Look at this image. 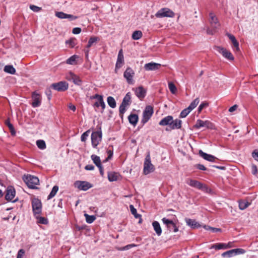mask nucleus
I'll use <instances>...</instances> for the list:
<instances>
[{"instance_id":"obj_1","label":"nucleus","mask_w":258,"mask_h":258,"mask_svg":"<svg viewBox=\"0 0 258 258\" xmlns=\"http://www.w3.org/2000/svg\"><path fill=\"white\" fill-rule=\"evenodd\" d=\"M97 131L93 132L91 134V143L93 148H95L101 141L102 134L101 131V126L99 124L97 126Z\"/></svg>"},{"instance_id":"obj_2","label":"nucleus","mask_w":258,"mask_h":258,"mask_svg":"<svg viewBox=\"0 0 258 258\" xmlns=\"http://www.w3.org/2000/svg\"><path fill=\"white\" fill-rule=\"evenodd\" d=\"M186 183L189 186L197 188L199 189L202 190L205 192H208L210 189L205 184L202 183L190 178H188L186 180Z\"/></svg>"},{"instance_id":"obj_3","label":"nucleus","mask_w":258,"mask_h":258,"mask_svg":"<svg viewBox=\"0 0 258 258\" xmlns=\"http://www.w3.org/2000/svg\"><path fill=\"white\" fill-rule=\"evenodd\" d=\"M23 180L27 186L31 188H36V186L39 183V180L38 177L31 175L25 176Z\"/></svg>"},{"instance_id":"obj_4","label":"nucleus","mask_w":258,"mask_h":258,"mask_svg":"<svg viewBox=\"0 0 258 258\" xmlns=\"http://www.w3.org/2000/svg\"><path fill=\"white\" fill-rule=\"evenodd\" d=\"M154 112L153 107L150 105L147 106L143 112V118L141 122L144 124L147 123L152 117Z\"/></svg>"},{"instance_id":"obj_5","label":"nucleus","mask_w":258,"mask_h":258,"mask_svg":"<svg viewBox=\"0 0 258 258\" xmlns=\"http://www.w3.org/2000/svg\"><path fill=\"white\" fill-rule=\"evenodd\" d=\"M174 16V13L167 8H164L159 10L155 14V16L157 18H173Z\"/></svg>"},{"instance_id":"obj_6","label":"nucleus","mask_w":258,"mask_h":258,"mask_svg":"<svg viewBox=\"0 0 258 258\" xmlns=\"http://www.w3.org/2000/svg\"><path fill=\"white\" fill-rule=\"evenodd\" d=\"M154 166L151 163L150 155L146 156L144 163V173L147 175L154 171Z\"/></svg>"},{"instance_id":"obj_7","label":"nucleus","mask_w":258,"mask_h":258,"mask_svg":"<svg viewBox=\"0 0 258 258\" xmlns=\"http://www.w3.org/2000/svg\"><path fill=\"white\" fill-rule=\"evenodd\" d=\"M32 207L34 215H39L42 211V203L37 198H33L31 201Z\"/></svg>"},{"instance_id":"obj_8","label":"nucleus","mask_w":258,"mask_h":258,"mask_svg":"<svg viewBox=\"0 0 258 258\" xmlns=\"http://www.w3.org/2000/svg\"><path fill=\"white\" fill-rule=\"evenodd\" d=\"M135 74V71L130 67H127L125 70L123 77L128 84L133 85L135 83L134 80Z\"/></svg>"},{"instance_id":"obj_9","label":"nucleus","mask_w":258,"mask_h":258,"mask_svg":"<svg viewBox=\"0 0 258 258\" xmlns=\"http://www.w3.org/2000/svg\"><path fill=\"white\" fill-rule=\"evenodd\" d=\"M213 127V125L211 121L209 120H202L201 119H198L196 124L193 126L194 128L197 130H199L202 127L212 128Z\"/></svg>"},{"instance_id":"obj_10","label":"nucleus","mask_w":258,"mask_h":258,"mask_svg":"<svg viewBox=\"0 0 258 258\" xmlns=\"http://www.w3.org/2000/svg\"><path fill=\"white\" fill-rule=\"evenodd\" d=\"M90 99H97V101L94 104L93 106L94 107H101L102 110H104L105 108V104L103 101V96L98 94H96L94 95L91 96Z\"/></svg>"},{"instance_id":"obj_11","label":"nucleus","mask_w":258,"mask_h":258,"mask_svg":"<svg viewBox=\"0 0 258 258\" xmlns=\"http://www.w3.org/2000/svg\"><path fill=\"white\" fill-rule=\"evenodd\" d=\"M15 195L16 191L14 187L12 186H9L6 190L5 199L8 201L15 202L18 200L17 199L13 200Z\"/></svg>"},{"instance_id":"obj_12","label":"nucleus","mask_w":258,"mask_h":258,"mask_svg":"<svg viewBox=\"0 0 258 258\" xmlns=\"http://www.w3.org/2000/svg\"><path fill=\"white\" fill-rule=\"evenodd\" d=\"M74 186L79 190L86 191L92 187V185L86 181L78 180L75 182Z\"/></svg>"},{"instance_id":"obj_13","label":"nucleus","mask_w":258,"mask_h":258,"mask_svg":"<svg viewBox=\"0 0 258 258\" xmlns=\"http://www.w3.org/2000/svg\"><path fill=\"white\" fill-rule=\"evenodd\" d=\"M215 49L216 51L221 53L223 56L226 59L229 60H233L234 59V57L232 53L225 48L220 46H216Z\"/></svg>"},{"instance_id":"obj_14","label":"nucleus","mask_w":258,"mask_h":258,"mask_svg":"<svg viewBox=\"0 0 258 258\" xmlns=\"http://www.w3.org/2000/svg\"><path fill=\"white\" fill-rule=\"evenodd\" d=\"M66 79L69 81H72L75 84L77 85L80 86L82 84V81L79 77L72 72H69L66 75Z\"/></svg>"},{"instance_id":"obj_15","label":"nucleus","mask_w":258,"mask_h":258,"mask_svg":"<svg viewBox=\"0 0 258 258\" xmlns=\"http://www.w3.org/2000/svg\"><path fill=\"white\" fill-rule=\"evenodd\" d=\"M51 87L58 91H64L68 89V84L66 82L61 81L57 83H53Z\"/></svg>"},{"instance_id":"obj_16","label":"nucleus","mask_w":258,"mask_h":258,"mask_svg":"<svg viewBox=\"0 0 258 258\" xmlns=\"http://www.w3.org/2000/svg\"><path fill=\"white\" fill-rule=\"evenodd\" d=\"M162 221L163 223L166 225L167 227L170 231L176 232L178 231V228L172 220H169L166 218H162Z\"/></svg>"},{"instance_id":"obj_17","label":"nucleus","mask_w":258,"mask_h":258,"mask_svg":"<svg viewBox=\"0 0 258 258\" xmlns=\"http://www.w3.org/2000/svg\"><path fill=\"white\" fill-rule=\"evenodd\" d=\"M124 63V60L122 50L120 49L118 52L117 58L115 64V72H117V71L123 66Z\"/></svg>"},{"instance_id":"obj_18","label":"nucleus","mask_w":258,"mask_h":258,"mask_svg":"<svg viewBox=\"0 0 258 258\" xmlns=\"http://www.w3.org/2000/svg\"><path fill=\"white\" fill-rule=\"evenodd\" d=\"M32 105L33 107H37L40 105L41 102V97L40 95L36 91L34 92L32 95Z\"/></svg>"},{"instance_id":"obj_19","label":"nucleus","mask_w":258,"mask_h":258,"mask_svg":"<svg viewBox=\"0 0 258 258\" xmlns=\"http://www.w3.org/2000/svg\"><path fill=\"white\" fill-rule=\"evenodd\" d=\"M136 95L140 99H143L146 96V90L142 87L140 86L134 89Z\"/></svg>"},{"instance_id":"obj_20","label":"nucleus","mask_w":258,"mask_h":258,"mask_svg":"<svg viewBox=\"0 0 258 258\" xmlns=\"http://www.w3.org/2000/svg\"><path fill=\"white\" fill-rule=\"evenodd\" d=\"M161 66L160 63L151 62L146 63L144 66V69L148 71H155L159 69Z\"/></svg>"},{"instance_id":"obj_21","label":"nucleus","mask_w":258,"mask_h":258,"mask_svg":"<svg viewBox=\"0 0 258 258\" xmlns=\"http://www.w3.org/2000/svg\"><path fill=\"white\" fill-rule=\"evenodd\" d=\"M185 221L187 225L189 226L191 228L195 229L201 227V225L195 220L186 218Z\"/></svg>"},{"instance_id":"obj_22","label":"nucleus","mask_w":258,"mask_h":258,"mask_svg":"<svg viewBox=\"0 0 258 258\" xmlns=\"http://www.w3.org/2000/svg\"><path fill=\"white\" fill-rule=\"evenodd\" d=\"M210 23L211 26L214 28H217L219 26V23L216 16L213 13H210L209 14Z\"/></svg>"},{"instance_id":"obj_23","label":"nucleus","mask_w":258,"mask_h":258,"mask_svg":"<svg viewBox=\"0 0 258 258\" xmlns=\"http://www.w3.org/2000/svg\"><path fill=\"white\" fill-rule=\"evenodd\" d=\"M182 121L179 119H172L171 124L170 125V130H177L181 127Z\"/></svg>"},{"instance_id":"obj_24","label":"nucleus","mask_w":258,"mask_h":258,"mask_svg":"<svg viewBox=\"0 0 258 258\" xmlns=\"http://www.w3.org/2000/svg\"><path fill=\"white\" fill-rule=\"evenodd\" d=\"M172 118L173 117L171 115L167 116L160 121L159 124L161 126L169 125L170 127Z\"/></svg>"},{"instance_id":"obj_25","label":"nucleus","mask_w":258,"mask_h":258,"mask_svg":"<svg viewBox=\"0 0 258 258\" xmlns=\"http://www.w3.org/2000/svg\"><path fill=\"white\" fill-rule=\"evenodd\" d=\"M199 155L205 160L210 162H214L216 158L210 154H208L202 150L199 151Z\"/></svg>"},{"instance_id":"obj_26","label":"nucleus","mask_w":258,"mask_h":258,"mask_svg":"<svg viewBox=\"0 0 258 258\" xmlns=\"http://www.w3.org/2000/svg\"><path fill=\"white\" fill-rule=\"evenodd\" d=\"M120 174L115 172L111 171L108 173V179L109 181H117L120 178Z\"/></svg>"},{"instance_id":"obj_27","label":"nucleus","mask_w":258,"mask_h":258,"mask_svg":"<svg viewBox=\"0 0 258 258\" xmlns=\"http://www.w3.org/2000/svg\"><path fill=\"white\" fill-rule=\"evenodd\" d=\"M152 225L153 226L154 230L156 232L157 235L160 236L162 233V229L159 223L157 221H154L152 223Z\"/></svg>"},{"instance_id":"obj_28","label":"nucleus","mask_w":258,"mask_h":258,"mask_svg":"<svg viewBox=\"0 0 258 258\" xmlns=\"http://www.w3.org/2000/svg\"><path fill=\"white\" fill-rule=\"evenodd\" d=\"M128 119L130 123L135 126L138 121V116L136 114H131L128 116Z\"/></svg>"},{"instance_id":"obj_29","label":"nucleus","mask_w":258,"mask_h":258,"mask_svg":"<svg viewBox=\"0 0 258 258\" xmlns=\"http://www.w3.org/2000/svg\"><path fill=\"white\" fill-rule=\"evenodd\" d=\"M4 71L10 74H15L16 73V70L12 65L6 66L4 68Z\"/></svg>"},{"instance_id":"obj_30","label":"nucleus","mask_w":258,"mask_h":258,"mask_svg":"<svg viewBox=\"0 0 258 258\" xmlns=\"http://www.w3.org/2000/svg\"><path fill=\"white\" fill-rule=\"evenodd\" d=\"M227 245L225 243H219L216 244H214L212 245L211 247V249L215 248L216 249H227Z\"/></svg>"},{"instance_id":"obj_31","label":"nucleus","mask_w":258,"mask_h":258,"mask_svg":"<svg viewBox=\"0 0 258 258\" xmlns=\"http://www.w3.org/2000/svg\"><path fill=\"white\" fill-rule=\"evenodd\" d=\"M143 34L141 31L137 30L133 32L132 34V39L135 40L140 39L142 37Z\"/></svg>"},{"instance_id":"obj_32","label":"nucleus","mask_w":258,"mask_h":258,"mask_svg":"<svg viewBox=\"0 0 258 258\" xmlns=\"http://www.w3.org/2000/svg\"><path fill=\"white\" fill-rule=\"evenodd\" d=\"M107 101L108 103V105L112 108H114L116 107V101L113 97L111 96H109L107 97Z\"/></svg>"},{"instance_id":"obj_33","label":"nucleus","mask_w":258,"mask_h":258,"mask_svg":"<svg viewBox=\"0 0 258 258\" xmlns=\"http://www.w3.org/2000/svg\"><path fill=\"white\" fill-rule=\"evenodd\" d=\"M98 40L99 38L98 37L95 36L91 37L88 41V43L86 46V47L87 48H90L93 45V44L96 43Z\"/></svg>"},{"instance_id":"obj_34","label":"nucleus","mask_w":258,"mask_h":258,"mask_svg":"<svg viewBox=\"0 0 258 258\" xmlns=\"http://www.w3.org/2000/svg\"><path fill=\"white\" fill-rule=\"evenodd\" d=\"M131 99V93L128 92L126 93V94L123 98V101L121 103L124 104V105L127 106L130 103Z\"/></svg>"},{"instance_id":"obj_35","label":"nucleus","mask_w":258,"mask_h":258,"mask_svg":"<svg viewBox=\"0 0 258 258\" xmlns=\"http://www.w3.org/2000/svg\"><path fill=\"white\" fill-rule=\"evenodd\" d=\"M58 190V186L57 185H55L53 187L50 193L48 195L47 197V200H50L53 197H54L56 194Z\"/></svg>"},{"instance_id":"obj_36","label":"nucleus","mask_w":258,"mask_h":258,"mask_svg":"<svg viewBox=\"0 0 258 258\" xmlns=\"http://www.w3.org/2000/svg\"><path fill=\"white\" fill-rule=\"evenodd\" d=\"M91 159L93 163L97 166H99L101 165L100 157L96 155H92L91 156Z\"/></svg>"},{"instance_id":"obj_37","label":"nucleus","mask_w":258,"mask_h":258,"mask_svg":"<svg viewBox=\"0 0 258 258\" xmlns=\"http://www.w3.org/2000/svg\"><path fill=\"white\" fill-rule=\"evenodd\" d=\"M37 219V222L42 224H47L48 223L47 218L43 217H40L39 215H34Z\"/></svg>"},{"instance_id":"obj_38","label":"nucleus","mask_w":258,"mask_h":258,"mask_svg":"<svg viewBox=\"0 0 258 258\" xmlns=\"http://www.w3.org/2000/svg\"><path fill=\"white\" fill-rule=\"evenodd\" d=\"M200 102L199 98H196L187 107L191 111L196 107Z\"/></svg>"},{"instance_id":"obj_39","label":"nucleus","mask_w":258,"mask_h":258,"mask_svg":"<svg viewBox=\"0 0 258 258\" xmlns=\"http://www.w3.org/2000/svg\"><path fill=\"white\" fill-rule=\"evenodd\" d=\"M130 208L132 214L136 218H141V215L137 213L136 209L134 207L133 205H130Z\"/></svg>"},{"instance_id":"obj_40","label":"nucleus","mask_w":258,"mask_h":258,"mask_svg":"<svg viewBox=\"0 0 258 258\" xmlns=\"http://www.w3.org/2000/svg\"><path fill=\"white\" fill-rule=\"evenodd\" d=\"M36 145L38 148L41 150H44L46 148V144L44 141L39 140L36 141Z\"/></svg>"},{"instance_id":"obj_41","label":"nucleus","mask_w":258,"mask_h":258,"mask_svg":"<svg viewBox=\"0 0 258 258\" xmlns=\"http://www.w3.org/2000/svg\"><path fill=\"white\" fill-rule=\"evenodd\" d=\"M249 204V203L247 201H240L239 203V209L241 210H243L245 209L247 207H248Z\"/></svg>"},{"instance_id":"obj_42","label":"nucleus","mask_w":258,"mask_h":258,"mask_svg":"<svg viewBox=\"0 0 258 258\" xmlns=\"http://www.w3.org/2000/svg\"><path fill=\"white\" fill-rule=\"evenodd\" d=\"M84 216L86 218V222L89 224L93 223L96 219L95 216L93 215L90 216L87 214H85Z\"/></svg>"},{"instance_id":"obj_43","label":"nucleus","mask_w":258,"mask_h":258,"mask_svg":"<svg viewBox=\"0 0 258 258\" xmlns=\"http://www.w3.org/2000/svg\"><path fill=\"white\" fill-rule=\"evenodd\" d=\"M234 252H235L234 251L233 249H231V250H228V251L223 252L222 254V256L223 257H231L235 255Z\"/></svg>"},{"instance_id":"obj_44","label":"nucleus","mask_w":258,"mask_h":258,"mask_svg":"<svg viewBox=\"0 0 258 258\" xmlns=\"http://www.w3.org/2000/svg\"><path fill=\"white\" fill-rule=\"evenodd\" d=\"M77 57H78L76 55H74L71 56L67 60V61H66L67 63L69 64H74L75 63L76 58Z\"/></svg>"},{"instance_id":"obj_45","label":"nucleus","mask_w":258,"mask_h":258,"mask_svg":"<svg viewBox=\"0 0 258 258\" xmlns=\"http://www.w3.org/2000/svg\"><path fill=\"white\" fill-rule=\"evenodd\" d=\"M168 87L170 92L172 94H175L177 91V89L175 85L172 82L168 83Z\"/></svg>"},{"instance_id":"obj_46","label":"nucleus","mask_w":258,"mask_h":258,"mask_svg":"<svg viewBox=\"0 0 258 258\" xmlns=\"http://www.w3.org/2000/svg\"><path fill=\"white\" fill-rule=\"evenodd\" d=\"M191 111L187 107L186 108L184 109L180 114V117L181 118H184Z\"/></svg>"},{"instance_id":"obj_47","label":"nucleus","mask_w":258,"mask_h":258,"mask_svg":"<svg viewBox=\"0 0 258 258\" xmlns=\"http://www.w3.org/2000/svg\"><path fill=\"white\" fill-rule=\"evenodd\" d=\"M90 132V130H88V131L84 132L82 135L81 137V140L82 142H85L88 137L89 134Z\"/></svg>"},{"instance_id":"obj_48","label":"nucleus","mask_w":258,"mask_h":258,"mask_svg":"<svg viewBox=\"0 0 258 258\" xmlns=\"http://www.w3.org/2000/svg\"><path fill=\"white\" fill-rule=\"evenodd\" d=\"M208 105L209 104L206 102H202L198 107V113H200L204 108L207 107Z\"/></svg>"},{"instance_id":"obj_49","label":"nucleus","mask_w":258,"mask_h":258,"mask_svg":"<svg viewBox=\"0 0 258 258\" xmlns=\"http://www.w3.org/2000/svg\"><path fill=\"white\" fill-rule=\"evenodd\" d=\"M67 14L63 12H55V15L57 18L62 19H66Z\"/></svg>"},{"instance_id":"obj_50","label":"nucleus","mask_w":258,"mask_h":258,"mask_svg":"<svg viewBox=\"0 0 258 258\" xmlns=\"http://www.w3.org/2000/svg\"><path fill=\"white\" fill-rule=\"evenodd\" d=\"M235 255L237 254H243L245 252V250L242 248H236V249H233Z\"/></svg>"},{"instance_id":"obj_51","label":"nucleus","mask_w":258,"mask_h":258,"mask_svg":"<svg viewBox=\"0 0 258 258\" xmlns=\"http://www.w3.org/2000/svg\"><path fill=\"white\" fill-rule=\"evenodd\" d=\"M66 43L69 44L71 47H74L76 45V41L74 39L67 40Z\"/></svg>"},{"instance_id":"obj_52","label":"nucleus","mask_w":258,"mask_h":258,"mask_svg":"<svg viewBox=\"0 0 258 258\" xmlns=\"http://www.w3.org/2000/svg\"><path fill=\"white\" fill-rule=\"evenodd\" d=\"M30 9L34 12H39L41 8L34 5H30Z\"/></svg>"},{"instance_id":"obj_53","label":"nucleus","mask_w":258,"mask_h":258,"mask_svg":"<svg viewBox=\"0 0 258 258\" xmlns=\"http://www.w3.org/2000/svg\"><path fill=\"white\" fill-rule=\"evenodd\" d=\"M127 106L124 105V104L121 103L119 106V113L120 114H123L126 110V107Z\"/></svg>"},{"instance_id":"obj_54","label":"nucleus","mask_w":258,"mask_h":258,"mask_svg":"<svg viewBox=\"0 0 258 258\" xmlns=\"http://www.w3.org/2000/svg\"><path fill=\"white\" fill-rule=\"evenodd\" d=\"M78 18V16H74L71 14H67L66 19H69L70 21H74Z\"/></svg>"},{"instance_id":"obj_55","label":"nucleus","mask_w":258,"mask_h":258,"mask_svg":"<svg viewBox=\"0 0 258 258\" xmlns=\"http://www.w3.org/2000/svg\"><path fill=\"white\" fill-rule=\"evenodd\" d=\"M25 253V250L23 249H20L17 253V258H23Z\"/></svg>"},{"instance_id":"obj_56","label":"nucleus","mask_w":258,"mask_h":258,"mask_svg":"<svg viewBox=\"0 0 258 258\" xmlns=\"http://www.w3.org/2000/svg\"><path fill=\"white\" fill-rule=\"evenodd\" d=\"M251 172L253 175H256L257 173V167L254 164L251 166Z\"/></svg>"},{"instance_id":"obj_57","label":"nucleus","mask_w":258,"mask_h":258,"mask_svg":"<svg viewBox=\"0 0 258 258\" xmlns=\"http://www.w3.org/2000/svg\"><path fill=\"white\" fill-rule=\"evenodd\" d=\"M135 244H128V245H127L122 248H121L120 249V250H128L130 248L135 246Z\"/></svg>"},{"instance_id":"obj_58","label":"nucleus","mask_w":258,"mask_h":258,"mask_svg":"<svg viewBox=\"0 0 258 258\" xmlns=\"http://www.w3.org/2000/svg\"><path fill=\"white\" fill-rule=\"evenodd\" d=\"M233 49L235 51H238L239 50V43L237 41L233 42Z\"/></svg>"},{"instance_id":"obj_59","label":"nucleus","mask_w":258,"mask_h":258,"mask_svg":"<svg viewBox=\"0 0 258 258\" xmlns=\"http://www.w3.org/2000/svg\"><path fill=\"white\" fill-rule=\"evenodd\" d=\"M81 32V29L79 27L75 28L73 29L72 32L74 34H78Z\"/></svg>"},{"instance_id":"obj_60","label":"nucleus","mask_w":258,"mask_h":258,"mask_svg":"<svg viewBox=\"0 0 258 258\" xmlns=\"http://www.w3.org/2000/svg\"><path fill=\"white\" fill-rule=\"evenodd\" d=\"M196 167L199 170H206V168L204 166V165H203L202 164H197V165H196Z\"/></svg>"},{"instance_id":"obj_61","label":"nucleus","mask_w":258,"mask_h":258,"mask_svg":"<svg viewBox=\"0 0 258 258\" xmlns=\"http://www.w3.org/2000/svg\"><path fill=\"white\" fill-rule=\"evenodd\" d=\"M85 169L87 170H93L94 169V167L92 165H87L85 166Z\"/></svg>"},{"instance_id":"obj_62","label":"nucleus","mask_w":258,"mask_h":258,"mask_svg":"<svg viewBox=\"0 0 258 258\" xmlns=\"http://www.w3.org/2000/svg\"><path fill=\"white\" fill-rule=\"evenodd\" d=\"M237 107V106L236 105H234L229 108V111L230 112H232L236 109Z\"/></svg>"},{"instance_id":"obj_63","label":"nucleus","mask_w":258,"mask_h":258,"mask_svg":"<svg viewBox=\"0 0 258 258\" xmlns=\"http://www.w3.org/2000/svg\"><path fill=\"white\" fill-rule=\"evenodd\" d=\"M252 157L255 160L258 161V152H253L252 153Z\"/></svg>"},{"instance_id":"obj_64","label":"nucleus","mask_w":258,"mask_h":258,"mask_svg":"<svg viewBox=\"0 0 258 258\" xmlns=\"http://www.w3.org/2000/svg\"><path fill=\"white\" fill-rule=\"evenodd\" d=\"M5 123L8 126L9 128H12L13 126V124L10 122L9 120H7L5 122Z\"/></svg>"}]
</instances>
